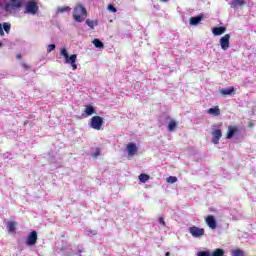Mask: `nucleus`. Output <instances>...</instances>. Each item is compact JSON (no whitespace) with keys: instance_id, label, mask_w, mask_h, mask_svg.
I'll list each match as a JSON object with an SVG mask.
<instances>
[{"instance_id":"26","label":"nucleus","mask_w":256,"mask_h":256,"mask_svg":"<svg viewBox=\"0 0 256 256\" xmlns=\"http://www.w3.org/2000/svg\"><path fill=\"white\" fill-rule=\"evenodd\" d=\"M2 29H4L6 33H9L11 31V24H9L8 22H4L2 25Z\"/></svg>"},{"instance_id":"38","label":"nucleus","mask_w":256,"mask_h":256,"mask_svg":"<svg viewBox=\"0 0 256 256\" xmlns=\"http://www.w3.org/2000/svg\"><path fill=\"white\" fill-rule=\"evenodd\" d=\"M163 3H166V1H169V0H161Z\"/></svg>"},{"instance_id":"10","label":"nucleus","mask_w":256,"mask_h":256,"mask_svg":"<svg viewBox=\"0 0 256 256\" xmlns=\"http://www.w3.org/2000/svg\"><path fill=\"white\" fill-rule=\"evenodd\" d=\"M126 151L128 152V155L130 157H134V155H137V151H138L137 145H135V143L133 142L128 143L126 146Z\"/></svg>"},{"instance_id":"22","label":"nucleus","mask_w":256,"mask_h":256,"mask_svg":"<svg viewBox=\"0 0 256 256\" xmlns=\"http://www.w3.org/2000/svg\"><path fill=\"white\" fill-rule=\"evenodd\" d=\"M92 43L96 47V49H103V47H105L103 42H101V40L99 39H94Z\"/></svg>"},{"instance_id":"30","label":"nucleus","mask_w":256,"mask_h":256,"mask_svg":"<svg viewBox=\"0 0 256 256\" xmlns=\"http://www.w3.org/2000/svg\"><path fill=\"white\" fill-rule=\"evenodd\" d=\"M198 256H211V252H209V251H200V252H198Z\"/></svg>"},{"instance_id":"32","label":"nucleus","mask_w":256,"mask_h":256,"mask_svg":"<svg viewBox=\"0 0 256 256\" xmlns=\"http://www.w3.org/2000/svg\"><path fill=\"white\" fill-rule=\"evenodd\" d=\"M5 32L3 31V25L0 23V37H4Z\"/></svg>"},{"instance_id":"4","label":"nucleus","mask_w":256,"mask_h":256,"mask_svg":"<svg viewBox=\"0 0 256 256\" xmlns=\"http://www.w3.org/2000/svg\"><path fill=\"white\" fill-rule=\"evenodd\" d=\"M24 7V13L27 15H37L39 12V5L35 0H29L28 2H25Z\"/></svg>"},{"instance_id":"39","label":"nucleus","mask_w":256,"mask_h":256,"mask_svg":"<svg viewBox=\"0 0 256 256\" xmlns=\"http://www.w3.org/2000/svg\"><path fill=\"white\" fill-rule=\"evenodd\" d=\"M0 47H3V43L2 42H0Z\"/></svg>"},{"instance_id":"36","label":"nucleus","mask_w":256,"mask_h":256,"mask_svg":"<svg viewBox=\"0 0 256 256\" xmlns=\"http://www.w3.org/2000/svg\"><path fill=\"white\" fill-rule=\"evenodd\" d=\"M16 59H21V54H17Z\"/></svg>"},{"instance_id":"16","label":"nucleus","mask_w":256,"mask_h":256,"mask_svg":"<svg viewBox=\"0 0 256 256\" xmlns=\"http://www.w3.org/2000/svg\"><path fill=\"white\" fill-rule=\"evenodd\" d=\"M208 113L209 115H213L214 117H219V115H221V109H219V106H215L208 109Z\"/></svg>"},{"instance_id":"29","label":"nucleus","mask_w":256,"mask_h":256,"mask_svg":"<svg viewBox=\"0 0 256 256\" xmlns=\"http://www.w3.org/2000/svg\"><path fill=\"white\" fill-rule=\"evenodd\" d=\"M108 11H111V13H117V8H115V6H113L112 4H109Z\"/></svg>"},{"instance_id":"27","label":"nucleus","mask_w":256,"mask_h":256,"mask_svg":"<svg viewBox=\"0 0 256 256\" xmlns=\"http://www.w3.org/2000/svg\"><path fill=\"white\" fill-rule=\"evenodd\" d=\"M166 181L167 183H177V177L169 176Z\"/></svg>"},{"instance_id":"34","label":"nucleus","mask_w":256,"mask_h":256,"mask_svg":"<svg viewBox=\"0 0 256 256\" xmlns=\"http://www.w3.org/2000/svg\"><path fill=\"white\" fill-rule=\"evenodd\" d=\"M159 223L163 226H165V220L163 219V217L159 218Z\"/></svg>"},{"instance_id":"17","label":"nucleus","mask_w":256,"mask_h":256,"mask_svg":"<svg viewBox=\"0 0 256 256\" xmlns=\"http://www.w3.org/2000/svg\"><path fill=\"white\" fill-rule=\"evenodd\" d=\"M225 31H227V29L223 26H220V27L213 28L212 33L213 35L219 36V35H223Z\"/></svg>"},{"instance_id":"6","label":"nucleus","mask_w":256,"mask_h":256,"mask_svg":"<svg viewBox=\"0 0 256 256\" xmlns=\"http://www.w3.org/2000/svg\"><path fill=\"white\" fill-rule=\"evenodd\" d=\"M37 239V231L33 230L29 233L26 239V245H28V247H33V245H37Z\"/></svg>"},{"instance_id":"21","label":"nucleus","mask_w":256,"mask_h":256,"mask_svg":"<svg viewBox=\"0 0 256 256\" xmlns=\"http://www.w3.org/2000/svg\"><path fill=\"white\" fill-rule=\"evenodd\" d=\"M175 129H177V121L171 119L168 124V131L173 132Z\"/></svg>"},{"instance_id":"19","label":"nucleus","mask_w":256,"mask_h":256,"mask_svg":"<svg viewBox=\"0 0 256 256\" xmlns=\"http://www.w3.org/2000/svg\"><path fill=\"white\" fill-rule=\"evenodd\" d=\"M16 227H17V223H15L13 221H9L7 223V230L9 233H15Z\"/></svg>"},{"instance_id":"7","label":"nucleus","mask_w":256,"mask_h":256,"mask_svg":"<svg viewBox=\"0 0 256 256\" xmlns=\"http://www.w3.org/2000/svg\"><path fill=\"white\" fill-rule=\"evenodd\" d=\"M189 233L192 235V237L199 238L205 235V229L194 226L189 228Z\"/></svg>"},{"instance_id":"15","label":"nucleus","mask_w":256,"mask_h":256,"mask_svg":"<svg viewBox=\"0 0 256 256\" xmlns=\"http://www.w3.org/2000/svg\"><path fill=\"white\" fill-rule=\"evenodd\" d=\"M235 93V87H229V88H222L220 90V95L227 96V95H233Z\"/></svg>"},{"instance_id":"11","label":"nucleus","mask_w":256,"mask_h":256,"mask_svg":"<svg viewBox=\"0 0 256 256\" xmlns=\"http://www.w3.org/2000/svg\"><path fill=\"white\" fill-rule=\"evenodd\" d=\"M206 225H208L210 229H217V221L215 220V216L208 215L206 217Z\"/></svg>"},{"instance_id":"20","label":"nucleus","mask_w":256,"mask_h":256,"mask_svg":"<svg viewBox=\"0 0 256 256\" xmlns=\"http://www.w3.org/2000/svg\"><path fill=\"white\" fill-rule=\"evenodd\" d=\"M138 179H139L140 183H147V181H149V179H151V176H149V174L142 173L138 176Z\"/></svg>"},{"instance_id":"25","label":"nucleus","mask_w":256,"mask_h":256,"mask_svg":"<svg viewBox=\"0 0 256 256\" xmlns=\"http://www.w3.org/2000/svg\"><path fill=\"white\" fill-rule=\"evenodd\" d=\"M71 11V8L69 6H63L60 8H57V13H65Z\"/></svg>"},{"instance_id":"31","label":"nucleus","mask_w":256,"mask_h":256,"mask_svg":"<svg viewBox=\"0 0 256 256\" xmlns=\"http://www.w3.org/2000/svg\"><path fill=\"white\" fill-rule=\"evenodd\" d=\"M99 155H101V149L96 148V151L92 154V157L97 158Z\"/></svg>"},{"instance_id":"13","label":"nucleus","mask_w":256,"mask_h":256,"mask_svg":"<svg viewBox=\"0 0 256 256\" xmlns=\"http://www.w3.org/2000/svg\"><path fill=\"white\" fill-rule=\"evenodd\" d=\"M85 117H91V115H95V107L92 104H88L84 109Z\"/></svg>"},{"instance_id":"18","label":"nucleus","mask_w":256,"mask_h":256,"mask_svg":"<svg viewBox=\"0 0 256 256\" xmlns=\"http://www.w3.org/2000/svg\"><path fill=\"white\" fill-rule=\"evenodd\" d=\"M203 21V16H195L190 18V25H199Z\"/></svg>"},{"instance_id":"5","label":"nucleus","mask_w":256,"mask_h":256,"mask_svg":"<svg viewBox=\"0 0 256 256\" xmlns=\"http://www.w3.org/2000/svg\"><path fill=\"white\" fill-rule=\"evenodd\" d=\"M90 127L95 129L96 131H101V127H103V117L94 116L90 120Z\"/></svg>"},{"instance_id":"33","label":"nucleus","mask_w":256,"mask_h":256,"mask_svg":"<svg viewBox=\"0 0 256 256\" xmlns=\"http://www.w3.org/2000/svg\"><path fill=\"white\" fill-rule=\"evenodd\" d=\"M248 127L249 129H253V127H255V122L253 121L248 122Z\"/></svg>"},{"instance_id":"28","label":"nucleus","mask_w":256,"mask_h":256,"mask_svg":"<svg viewBox=\"0 0 256 256\" xmlns=\"http://www.w3.org/2000/svg\"><path fill=\"white\" fill-rule=\"evenodd\" d=\"M55 48H56L55 44L48 45L47 53H51L52 51H55Z\"/></svg>"},{"instance_id":"24","label":"nucleus","mask_w":256,"mask_h":256,"mask_svg":"<svg viewBox=\"0 0 256 256\" xmlns=\"http://www.w3.org/2000/svg\"><path fill=\"white\" fill-rule=\"evenodd\" d=\"M86 25L90 27V29H95V25H98L97 21H93L91 19L86 20Z\"/></svg>"},{"instance_id":"9","label":"nucleus","mask_w":256,"mask_h":256,"mask_svg":"<svg viewBox=\"0 0 256 256\" xmlns=\"http://www.w3.org/2000/svg\"><path fill=\"white\" fill-rule=\"evenodd\" d=\"M229 39H231V34H226L220 39V46L223 51L229 49Z\"/></svg>"},{"instance_id":"14","label":"nucleus","mask_w":256,"mask_h":256,"mask_svg":"<svg viewBox=\"0 0 256 256\" xmlns=\"http://www.w3.org/2000/svg\"><path fill=\"white\" fill-rule=\"evenodd\" d=\"M247 5V2H245V0H233L231 3H230V7L232 9H235L237 7H243Z\"/></svg>"},{"instance_id":"8","label":"nucleus","mask_w":256,"mask_h":256,"mask_svg":"<svg viewBox=\"0 0 256 256\" xmlns=\"http://www.w3.org/2000/svg\"><path fill=\"white\" fill-rule=\"evenodd\" d=\"M223 137V132L221 129H215L212 131V143L214 145H219L220 139Z\"/></svg>"},{"instance_id":"23","label":"nucleus","mask_w":256,"mask_h":256,"mask_svg":"<svg viewBox=\"0 0 256 256\" xmlns=\"http://www.w3.org/2000/svg\"><path fill=\"white\" fill-rule=\"evenodd\" d=\"M232 256H247V255L245 254V251L241 249H235L232 251Z\"/></svg>"},{"instance_id":"1","label":"nucleus","mask_w":256,"mask_h":256,"mask_svg":"<svg viewBox=\"0 0 256 256\" xmlns=\"http://www.w3.org/2000/svg\"><path fill=\"white\" fill-rule=\"evenodd\" d=\"M87 18V9L82 4H76L73 10V19L76 23H83Z\"/></svg>"},{"instance_id":"3","label":"nucleus","mask_w":256,"mask_h":256,"mask_svg":"<svg viewBox=\"0 0 256 256\" xmlns=\"http://www.w3.org/2000/svg\"><path fill=\"white\" fill-rule=\"evenodd\" d=\"M60 55L62 57H64L65 59V63H68L72 66L73 71L77 70V55L76 54H72L69 57V52H67V48H62L60 51Z\"/></svg>"},{"instance_id":"2","label":"nucleus","mask_w":256,"mask_h":256,"mask_svg":"<svg viewBox=\"0 0 256 256\" xmlns=\"http://www.w3.org/2000/svg\"><path fill=\"white\" fill-rule=\"evenodd\" d=\"M21 7H25V0H9L5 3L4 9L7 13H11V11H17Z\"/></svg>"},{"instance_id":"35","label":"nucleus","mask_w":256,"mask_h":256,"mask_svg":"<svg viewBox=\"0 0 256 256\" xmlns=\"http://www.w3.org/2000/svg\"><path fill=\"white\" fill-rule=\"evenodd\" d=\"M23 67H24L25 69H29V65H27V64H23Z\"/></svg>"},{"instance_id":"37","label":"nucleus","mask_w":256,"mask_h":256,"mask_svg":"<svg viewBox=\"0 0 256 256\" xmlns=\"http://www.w3.org/2000/svg\"><path fill=\"white\" fill-rule=\"evenodd\" d=\"M166 256H169V255H171V253H169V252H166V254H165Z\"/></svg>"},{"instance_id":"12","label":"nucleus","mask_w":256,"mask_h":256,"mask_svg":"<svg viewBox=\"0 0 256 256\" xmlns=\"http://www.w3.org/2000/svg\"><path fill=\"white\" fill-rule=\"evenodd\" d=\"M236 133H239V128H237V126H228V131H227V134H226V139H232V137Z\"/></svg>"}]
</instances>
